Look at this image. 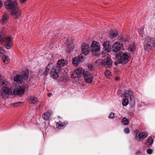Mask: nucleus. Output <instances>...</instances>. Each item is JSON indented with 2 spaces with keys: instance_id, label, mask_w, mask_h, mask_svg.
I'll list each match as a JSON object with an SVG mask.
<instances>
[{
  "instance_id": "obj_36",
  "label": "nucleus",
  "mask_w": 155,
  "mask_h": 155,
  "mask_svg": "<svg viewBox=\"0 0 155 155\" xmlns=\"http://www.w3.org/2000/svg\"><path fill=\"white\" fill-rule=\"evenodd\" d=\"M105 76L107 78H109L110 74V72L108 70H106L104 72Z\"/></svg>"
},
{
  "instance_id": "obj_38",
  "label": "nucleus",
  "mask_w": 155,
  "mask_h": 155,
  "mask_svg": "<svg viewBox=\"0 0 155 155\" xmlns=\"http://www.w3.org/2000/svg\"><path fill=\"white\" fill-rule=\"evenodd\" d=\"M5 53V50L0 47V56H1L3 54H4Z\"/></svg>"
},
{
  "instance_id": "obj_40",
  "label": "nucleus",
  "mask_w": 155,
  "mask_h": 155,
  "mask_svg": "<svg viewBox=\"0 0 155 155\" xmlns=\"http://www.w3.org/2000/svg\"><path fill=\"white\" fill-rule=\"evenodd\" d=\"M109 118L113 119L114 117V114L113 113H111L108 117Z\"/></svg>"
},
{
  "instance_id": "obj_30",
  "label": "nucleus",
  "mask_w": 155,
  "mask_h": 155,
  "mask_svg": "<svg viewBox=\"0 0 155 155\" xmlns=\"http://www.w3.org/2000/svg\"><path fill=\"white\" fill-rule=\"evenodd\" d=\"M121 122L123 125H127L129 124V121L126 118H123Z\"/></svg>"
},
{
  "instance_id": "obj_37",
  "label": "nucleus",
  "mask_w": 155,
  "mask_h": 155,
  "mask_svg": "<svg viewBox=\"0 0 155 155\" xmlns=\"http://www.w3.org/2000/svg\"><path fill=\"white\" fill-rule=\"evenodd\" d=\"M49 67H50L49 64H48L46 68L45 72H44V74L46 76L47 75L48 72L49 71Z\"/></svg>"
},
{
  "instance_id": "obj_48",
  "label": "nucleus",
  "mask_w": 155,
  "mask_h": 155,
  "mask_svg": "<svg viewBox=\"0 0 155 155\" xmlns=\"http://www.w3.org/2000/svg\"><path fill=\"white\" fill-rule=\"evenodd\" d=\"M51 95H52V94L50 93L48 94V97H50Z\"/></svg>"
},
{
  "instance_id": "obj_2",
  "label": "nucleus",
  "mask_w": 155,
  "mask_h": 155,
  "mask_svg": "<svg viewBox=\"0 0 155 155\" xmlns=\"http://www.w3.org/2000/svg\"><path fill=\"white\" fill-rule=\"evenodd\" d=\"M144 50L148 52L150 51L155 46V39L154 38L147 37L143 42Z\"/></svg>"
},
{
  "instance_id": "obj_22",
  "label": "nucleus",
  "mask_w": 155,
  "mask_h": 155,
  "mask_svg": "<svg viewBox=\"0 0 155 155\" xmlns=\"http://www.w3.org/2000/svg\"><path fill=\"white\" fill-rule=\"evenodd\" d=\"M0 84L1 86H2V87H8L10 83L5 80L2 79L0 82Z\"/></svg>"
},
{
  "instance_id": "obj_12",
  "label": "nucleus",
  "mask_w": 155,
  "mask_h": 155,
  "mask_svg": "<svg viewBox=\"0 0 155 155\" xmlns=\"http://www.w3.org/2000/svg\"><path fill=\"white\" fill-rule=\"evenodd\" d=\"M84 60V58L83 56L80 54L78 57H75L73 59V64L74 66H77L78 64L80 62H82Z\"/></svg>"
},
{
  "instance_id": "obj_24",
  "label": "nucleus",
  "mask_w": 155,
  "mask_h": 155,
  "mask_svg": "<svg viewBox=\"0 0 155 155\" xmlns=\"http://www.w3.org/2000/svg\"><path fill=\"white\" fill-rule=\"evenodd\" d=\"M29 102L31 104H36L38 102V100L36 97L31 96L30 97Z\"/></svg>"
},
{
  "instance_id": "obj_20",
  "label": "nucleus",
  "mask_w": 155,
  "mask_h": 155,
  "mask_svg": "<svg viewBox=\"0 0 155 155\" xmlns=\"http://www.w3.org/2000/svg\"><path fill=\"white\" fill-rule=\"evenodd\" d=\"M66 64V62H64V60L63 59H61L59 60L57 62V66L56 67L60 68L64 66Z\"/></svg>"
},
{
  "instance_id": "obj_34",
  "label": "nucleus",
  "mask_w": 155,
  "mask_h": 155,
  "mask_svg": "<svg viewBox=\"0 0 155 155\" xmlns=\"http://www.w3.org/2000/svg\"><path fill=\"white\" fill-rule=\"evenodd\" d=\"M28 72H25L23 76V78H24V79L26 80H27L28 78Z\"/></svg>"
},
{
  "instance_id": "obj_27",
  "label": "nucleus",
  "mask_w": 155,
  "mask_h": 155,
  "mask_svg": "<svg viewBox=\"0 0 155 155\" xmlns=\"http://www.w3.org/2000/svg\"><path fill=\"white\" fill-rule=\"evenodd\" d=\"M117 35V32L116 31H111L109 34V37L111 38H115Z\"/></svg>"
},
{
  "instance_id": "obj_18",
  "label": "nucleus",
  "mask_w": 155,
  "mask_h": 155,
  "mask_svg": "<svg viewBox=\"0 0 155 155\" xmlns=\"http://www.w3.org/2000/svg\"><path fill=\"white\" fill-rule=\"evenodd\" d=\"M147 135V133L146 131L140 132L138 135L137 139H138V140L140 141L142 139L145 138Z\"/></svg>"
},
{
  "instance_id": "obj_8",
  "label": "nucleus",
  "mask_w": 155,
  "mask_h": 155,
  "mask_svg": "<svg viewBox=\"0 0 155 155\" xmlns=\"http://www.w3.org/2000/svg\"><path fill=\"white\" fill-rule=\"evenodd\" d=\"M12 38L11 36H5L2 31L0 32V44H2L4 42L5 43L12 42L11 40Z\"/></svg>"
},
{
  "instance_id": "obj_13",
  "label": "nucleus",
  "mask_w": 155,
  "mask_h": 155,
  "mask_svg": "<svg viewBox=\"0 0 155 155\" xmlns=\"http://www.w3.org/2000/svg\"><path fill=\"white\" fill-rule=\"evenodd\" d=\"M5 3V6L6 8H9L15 7L17 5V1L16 0H7Z\"/></svg>"
},
{
  "instance_id": "obj_9",
  "label": "nucleus",
  "mask_w": 155,
  "mask_h": 155,
  "mask_svg": "<svg viewBox=\"0 0 155 155\" xmlns=\"http://www.w3.org/2000/svg\"><path fill=\"white\" fill-rule=\"evenodd\" d=\"M61 68L53 66L51 68L50 73L51 76L53 78L56 79L58 77V73Z\"/></svg>"
},
{
  "instance_id": "obj_33",
  "label": "nucleus",
  "mask_w": 155,
  "mask_h": 155,
  "mask_svg": "<svg viewBox=\"0 0 155 155\" xmlns=\"http://www.w3.org/2000/svg\"><path fill=\"white\" fill-rule=\"evenodd\" d=\"M121 40L123 42L128 41L129 40V38L128 37L126 36L122 37L120 38Z\"/></svg>"
},
{
  "instance_id": "obj_7",
  "label": "nucleus",
  "mask_w": 155,
  "mask_h": 155,
  "mask_svg": "<svg viewBox=\"0 0 155 155\" xmlns=\"http://www.w3.org/2000/svg\"><path fill=\"white\" fill-rule=\"evenodd\" d=\"M112 49L115 52H118L122 49L124 50L123 45L122 42L120 41L114 42L112 45Z\"/></svg>"
},
{
  "instance_id": "obj_46",
  "label": "nucleus",
  "mask_w": 155,
  "mask_h": 155,
  "mask_svg": "<svg viewBox=\"0 0 155 155\" xmlns=\"http://www.w3.org/2000/svg\"><path fill=\"white\" fill-rule=\"evenodd\" d=\"M27 0H20L21 3H23L25 2Z\"/></svg>"
},
{
  "instance_id": "obj_14",
  "label": "nucleus",
  "mask_w": 155,
  "mask_h": 155,
  "mask_svg": "<svg viewBox=\"0 0 155 155\" xmlns=\"http://www.w3.org/2000/svg\"><path fill=\"white\" fill-rule=\"evenodd\" d=\"M25 89V87L22 86L15 88V90H13L12 92L13 93V94H16L21 95L24 93Z\"/></svg>"
},
{
  "instance_id": "obj_16",
  "label": "nucleus",
  "mask_w": 155,
  "mask_h": 155,
  "mask_svg": "<svg viewBox=\"0 0 155 155\" xmlns=\"http://www.w3.org/2000/svg\"><path fill=\"white\" fill-rule=\"evenodd\" d=\"M102 45L105 49L104 51L102 52V55L103 56H104V54L106 52H107L106 54L107 55V53L110 51V48L109 44L108 41H104Z\"/></svg>"
},
{
  "instance_id": "obj_3",
  "label": "nucleus",
  "mask_w": 155,
  "mask_h": 155,
  "mask_svg": "<svg viewBox=\"0 0 155 155\" xmlns=\"http://www.w3.org/2000/svg\"><path fill=\"white\" fill-rule=\"evenodd\" d=\"M118 63H127L130 58V54L128 53L120 52L117 55Z\"/></svg>"
},
{
  "instance_id": "obj_42",
  "label": "nucleus",
  "mask_w": 155,
  "mask_h": 155,
  "mask_svg": "<svg viewBox=\"0 0 155 155\" xmlns=\"http://www.w3.org/2000/svg\"><path fill=\"white\" fill-rule=\"evenodd\" d=\"M147 153L149 154H151L152 153V150L151 149H148L147 150Z\"/></svg>"
},
{
  "instance_id": "obj_43",
  "label": "nucleus",
  "mask_w": 155,
  "mask_h": 155,
  "mask_svg": "<svg viewBox=\"0 0 155 155\" xmlns=\"http://www.w3.org/2000/svg\"><path fill=\"white\" fill-rule=\"evenodd\" d=\"M130 130L128 128H126L125 129L124 131L125 133L127 134H128L129 133Z\"/></svg>"
},
{
  "instance_id": "obj_5",
  "label": "nucleus",
  "mask_w": 155,
  "mask_h": 155,
  "mask_svg": "<svg viewBox=\"0 0 155 155\" xmlns=\"http://www.w3.org/2000/svg\"><path fill=\"white\" fill-rule=\"evenodd\" d=\"M12 91L7 87H4L1 90L0 95L3 99H6L9 95H13Z\"/></svg>"
},
{
  "instance_id": "obj_35",
  "label": "nucleus",
  "mask_w": 155,
  "mask_h": 155,
  "mask_svg": "<svg viewBox=\"0 0 155 155\" xmlns=\"http://www.w3.org/2000/svg\"><path fill=\"white\" fill-rule=\"evenodd\" d=\"M2 59L4 63H5L6 62H8L9 60V58L5 55H3L2 57Z\"/></svg>"
},
{
  "instance_id": "obj_21",
  "label": "nucleus",
  "mask_w": 155,
  "mask_h": 155,
  "mask_svg": "<svg viewBox=\"0 0 155 155\" xmlns=\"http://www.w3.org/2000/svg\"><path fill=\"white\" fill-rule=\"evenodd\" d=\"M8 16L6 15H4L2 17L1 20V22L2 24H5L8 21Z\"/></svg>"
},
{
  "instance_id": "obj_31",
  "label": "nucleus",
  "mask_w": 155,
  "mask_h": 155,
  "mask_svg": "<svg viewBox=\"0 0 155 155\" xmlns=\"http://www.w3.org/2000/svg\"><path fill=\"white\" fill-rule=\"evenodd\" d=\"M128 49V51L133 52L135 50V46L134 44L131 45L129 46Z\"/></svg>"
},
{
  "instance_id": "obj_15",
  "label": "nucleus",
  "mask_w": 155,
  "mask_h": 155,
  "mask_svg": "<svg viewBox=\"0 0 155 155\" xmlns=\"http://www.w3.org/2000/svg\"><path fill=\"white\" fill-rule=\"evenodd\" d=\"M105 58L104 60V66L107 68L110 67L112 64V61L111 59L108 56L105 55Z\"/></svg>"
},
{
  "instance_id": "obj_11",
  "label": "nucleus",
  "mask_w": 155,
  "mask_h": 155,
  "mask_svg": "<svg viewBox=\"0 0 155 155\" xmlns=\"http://www.w3.org/2000/svg\"><path fill=\"white\" fill-rule=\"evenodd\" d=\"M81 49L82 53L85 55L88 54L90 52L89 46L87 44H83Z\"/></svg>"
},
{
  "instance_id": "obj_23",
  "label": "nucleus",
  "mask_w": 155,
  "mask_h": 155,
  "mask_svg": "<svg viewBox=\"0 0 155 155\" xmlns=\"http://www.w3.org/2000/svg\"><path fill=\"white\" fill-rule=\"evenodd\" d=\"M153 141L154 140L152 137L150 136L148 137L147 141L145 143V144L148 146H150L153 143Z\"/></svg>"
},
{
  "instance_id": "obj_29",
  "label": "nucleus",
  "mask_w": 155,
  "mask_h": 155,
  "mask_svg": "<svg viewBox=\"0 0 155 155\" xmlns=\"http://www.w3.org/2000/svg\"><path fill=\"white\" fill-rule=\"evenodd\" d=\"M104 60L103 59H99L96 61L95 63L98 65H101L104 66Z\"/></svg>"
},
{
  "instance_id": "obj_39",
  "label": "nucleus",
  "mask_w": 155,
  "mask_h": 155,
  "mask_svg": "<svg viewBox=\"0 0 155 155\" xmlns=\"http://www.w3.org/2000/svg\"><path fill=\"white\" fill-rule=\"evenodd\" d=\"M22 104V103L21 102H16L14 103L13 104V105L14 107H16Z\"/></svg>"
},
{
  "instance_id": "obj_1",
  "label": "nucleus",
  "mask_w": 155,
  "mask_h": 155,
  "mask_svg": "<svg viewBox=\"0 0 155 155\" xmlns=\"http://www.w3.org/2000/svg\"><path fill=\"white\" fill-rule=\"evenodd\" d=\"M124 97L126 98L124 99L122 101V105L123 106H127L128 102L129 100L127 97H129V102L131 107H134L135 105V99L133 94L130 91L126 90L124 94Z\"/></svg>"
},
{
  "instance_id": "obj_10",
  "label": "nucleus",
  "mask_w": 155,
  "mask_h": 155,
  "mask_svg": "<svg viewBox=\"0 0 155 155\" xmlns=\"http://www.w3.org/2000/svg\"><path fill=\"white\" fill-rule=\"evenodd\" d=\"M84 78L85 81L88 83H91L94 79L92 74L88 71L84 72Z\"/></svg>"
},
{
  "instance_id": "obj_4",
  "label": "nucleus",
  "mask_w": 155,
  "mask_h": 155,
  "mask_svg": "<svg viewBox=\"0 0 155 155\" xmlns=\"http://www.w3.org/2000/svg\"><path fill=\"white\" fill-rule=\"evenodd\" d=\"M91 52L94 56H98L100 49V46L99 43L96 41H93L91 44Z\"/></svg>"
},
{
  "instance_id": "obj_25",
  "label": "nucleus",
  "mask_w": 155,
  "mask_h": 155,
  "mask_svg": "<svg viewBox=\"0 0 155 155\" xmlns=\"http://www.w3.org/2000/svg\"><path fill=\"white\" fill-rule=\"evenodd\" d=\"M22 80V76L20 75H18L14 78V81H15L20 82L21 83Z\"/></svg>"
},
{
  "instance_id": "obj_6",
  "label": "nucleus",
  "mask_w": 155,
  "mask_h": 155,
  "mask_svg": "<svg viewBox=\"0 0 155 155\" xmlns=\"http://www.w3.org/2000/svg\"><path fill=\"white\" fill-rule=\"evenodd\" d=\"M7 8L11 9V14L14 18H20L21 14V12L20 9L17 7V5L15 6V7Z\"/></svg>"
},
{
  "instance_id": "obj_17",
  "label": "nucleus",
  "mask_w": 155,
  "mask_h": 155,
  "mask_svg": "<svg viewBox=\"0 0 155 155\" xmlns=\"http://www.w3.org/2000/svg\"><path fill=\"white\" fill-rule=\"evenodd\" d=\"M84 72V70L82 68H80L74 71L73 74L75 78H77L80 77Z\"/></svg>"
},
{
  "instance_id": "obj_47",
  "label": "nucleus",
  "mask_w": 155,
  "mask_h": 155,
  "mask_svg": "<svg viewBox=\"0 0 155 155\" xmlns=\"http://www.w3.org/2000/svg\"><path fill=\"white\" fill-rule=\"evenodd\" d=\"M115 79L116 81H118L119 80L120 78L119 77H117L115 78Z\"/></svg>"
},
{
  "instance_id": "obj_44",
  "label": "nucleus",
  "mask_w": 155,
  "mask_h": 155,
  "mask_svg": "<svg viewBox=\"0 0 155 155\" xmlns=\"http://www.w3.org/2000/svg\"><path fill=\"white\" fill-rule=\"evenodd\" d=\"M88 68L89 69L91 70H93V66L91 64H89L88 65Z\"/></svg>"
},
{
  "instance_id": "obj_32",
  "label": "nucleus",
  "mask_w": 155,
  "mask_h": 155,
  "mask_svg": "<svg viewBox=\"0 0 155 155\" xmlns=\"http://www.w3.org/2000/svg\"><path fill=\"white\" fill-rule=\"evenodd\" d=\"M12 45V42L5 44V47L7 49H9L11 48Z\"/></svg>"
},
{
  "instance_id": "obj_49",
  "label": "nucleus",
  "mask_w": 155,
  "mask_h": 155,
  "mask_svg": "<svg viewBox=\"0 0 155 155\" xmlns=\"http://www.w3.org/2000/svg\"><path fill=\"white\" fill-rule=\"evenodd\" d=\"M140 150H138V151L136 153V154L137 155L138 154L140 153Z\"/></svg>"
},
{
  "instance_id": "obj_45",
  "label": "nucleus",
  "mask_w": 155,
  "mask_h": 155,
  "mask_svg": "<svg viewBox=\"0 0 155 155\" xmlns=\"http://www.w3.org/2000/svg\"><path fill=\"white\" fill-rule=\"evenodd\" d=\"M2 2L1 0H0V8L2 7Z\"/></svg>"
},
{
  "instance_id": "obj_41",
  "label": "nucleus",
  "mask_w": 155,
  "mask_h": 155,
  "mask_svg": "<svg viewBox=\"0 0 155 155\" xmlns=\"http://www.w3.org/2000/svg\"><path fill=\"white\" fill-rule=\"evenodd\" d=\"M135 134H136V136L135 137V138L136 139H137V136L138 135H137V134L139 133L140 132V131L138 130V129H136L135 131Z\"/></svg>"
},
{
  "instance_id": "obj_28",
  "label": "nucleus",
  "mask_w": 155,
  "mask_h": 155,
  "mask_svg": "<svg viewBox=\"0 0 155 155\" xmlns=\"http://www.w3.org/2000/svg\"><path fill=\"white\" fill-rule=\"evenodd\" d=\"M73 44H68L67 45V47L66 48L67 51L69 52L71 51L73 49Z\"/></svg>"
},
{
  "instance_id": "obj_19",
  "label": "nucleus",
  "mask_w": 155,
  "mask_h": 155,
  "mask_svg": "<svg viewBox=\"0 0 155 155\" xmlns=\"http://www.w3.org/2000/svg\"><path fill=\"white\" fill-rule=\"evenodd\" d=\"M52 112L51 111H48L42 115L43 119L45 120H48L50 116L52 115Z\"/></svg>"
},
{
  "instance_id": "obj_26",
  "label": "nucleus",
  "mask_w": 155,
  "mask_h": 155,
  "mask_svg": "<svg viewBox=\"0 0 155 155\" xmlns=\"http://www.w3.org/2000/svg\"><path fill=\"white\" fill-rule=\"evenodd\" d=\"M65 123L64 122H62L59 121L57 124V127L58 128L60 129L62 127H64L65 126Z\"/></svg>"
}]
</instances>
